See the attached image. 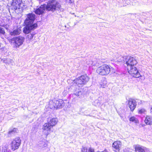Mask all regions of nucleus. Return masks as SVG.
Instances as JSON below:
<instances>
[{
    "instance_id": "nucleus-1",
    "label": "nucleus",
    "mask_w": 152,
    "mask_h": 152,
    "mask_svg": "<svg viewBox=\"0 0 152 152\" xmlns=\"http://www.w3.org/2000/svg\"><path fill=\"white\" fill-rule=\"evenodd\" d=\"M96 72L103 76L107 75L110 73L112 74L116 73V71L111 66L107 64H103L97 68Z\"/></svg>"
},
{
    "instance_id": "nucleus-2",
    "label": "nucleus",
    "mask_w": 152,
    "mask_h": 152,
    "mask_svg": "<svg viewBox=\"0 0 152 152\" xmlns=\"http://www.w3.org/2000/svg\"><path fill=\"white\" fill-rule=\"evenodd\" d=\"M89 78L86 75H82L75 79L73 81V84L78 87H82L89 80Z\"/></svg>"
},
{
    "instance_id": "nucleus-3",
    "label": "nucleus",
    "mask_w": 152,
    "mask_h": 152,
    "mask_svg": "<svg viewBox=\"0 0 152 152\" xmlns=\"http://www.w3.org/2000/svg\"><path fill=\"white\" fill-rule=\"evenodd\" d=\"M61 7L60 4L58 2L55 0H52L48 2L46 8L48 11H54L56 10L60 9Z\"/></svg>"
},
{
    "instance_id": "nucleus-4",
    "label": "nucleus",
    "mask_w": 152,
    "mask_h": 152,
    "mask_svg": "<svg viewBox=\"0 0 152 152\" xmlns=\"http://www.w3.org/2000/svg\"><path fill=\"white\" fill-rule=\"evenodd\" d=\"M50 107L51 109L61 108L64 105L63 101L60 100H57L54 99L50 101L49 102Z\"/></svg>"
},
{
    "instance_id": "nucleus-5",
    "label": "nucleus",
    "mask_w": 152,
    "mask_h": 152,
    "mask_svg": "<svg viewBox=\"0 0 152 152\" xmlns=\"http://www.w3.org/2000/svg\"><path fill=\"white\" fill-rule=\"evenodd\" d=\"M21 144V140L19 137L15 138L13 140L11 143L10 146L12 150L14 151L19 148Z\"/></svg>"
},
{
    "instance_id": "nucleus-6",
    "label": "nucleus",
    "mask_w": 152,
    "mask_h": 152,
    "mask_svg": "<svg viewBox=\"0 0 152 152\" xmlns=\"http://www.w3.org/2000/svg\"><path fill=\"white\" fill-rule=\"evenodd\" d=\"M129 74L131 76L136 78L141 77L140 73L137 69L135 66L127 68Z\"/></svg>"
},
{
    "instance_id": "nucleus-7",
    "label": "nucleus",
    "mask_w": 152,
    "mask_h": 152,
    "mask_svg": "<svg viewBox=\"0 0 152 152\" xmlns=\"http://www.w3.org/2000/svg\"><path fill=\"white\" fill-rule=\"evenodd\" d=\"M137 63V61L135 58L130 56L126 59V64L127 68L134 67Z\"/></svg>"
},
{
    "instance_id": "nucleus-8",
    "label": "nucleus",
    "mask_w": 152,
    "mask_h": 152,
    "mask_svg": "<svg viewBox=\"0 0 152 152\" xmlns=\"http://www.w3.org/2000/svg\"><path fill=\"white\" fill-rule=\"evenodd\" d=\"M35 19V15L34 14L32 13H29L27 15V17L25 20L24 23L25 24L34 25L33 23Z\"/></svg>"
},
{
    "instance_id": "nucleus-9",
    "label": "nucleus",
    "mask_w": 152,
    "mask_h": 152,
    "mask_svg": "<svg viewBox=\"0 0 152 152\" xmlns=\"http://www.w3.org/2000/svg\"><path fill=\"white\" fill-rule=\"evenodd\" d=\"M26 26L23 28V31L25 34L29 33L31 30H34L37 27V23H35L34 25L26 24Z\"/></svg>"
},
{
    "instance_id": "nucleus-10",
    "label": "nucleus",
    "mask_w": 152,
    "mask_h": 152,
    "mask_svg": "<svg viewBox=\"0 0 152 152\" xmlns=\"http://www.w3.org/2000/svg\"><path fill=\"white\" fill-rule=\"evenodd\" d=\"M134 149L136 152H152L149 148L139 145H136Z\"/></svg>"
},
{
    "instance_id": "nucleus-11",
    "label": "nucleus",
    "mask_w": 152,
    "mask_h": 152,
    "mask_svg": "<svg viewBox=\"0 0 152 152\" xmlns=\"http://www.w3.org/2000/svg\"><path fill=\"white\" fill-rule=\"evenodd\" d=\"M24 37L20 36L16 37L14 38L15 43L16 44L17 47H19L23 44L24 40Z\"/></svg>"
},
{
    "instance_id": "nucleus-12",
    "label": "nucleus",
    "mask_w": 152,
    "mask_h": 152,
    "mask_svg": "<svg viewBox=\"0 0 152 152\" xmlns=\"http://www.w3.org/2000/svg\"><path fill=\"white\" fill-rule=\"evenodd\" d=\"M52 127L48 123H46L43 125L42 128L43 132L46 136L50 134Z\"/></svg>"
},
{
    "instance_id": "nucleus-13",
    "label": "nucleus",
    "mask_w": 152,
    "mask_h": 152,
    "mask_svg": "<svg viewBox=\"0 0 152 152\" xmlns=\"http://www.w3.org/2000/svg\"><path fill=\"white\" fill-rule=\"evenodd\" d=\"M137 104L134 99H129L128 100V105L131 111L133 112L136 107Z\"/></svg>"
},
{
    "instance_id": "nucleus-14",
    "label": "nucleus",
    "mask_w": 152,
    "mask_h": 152,
    "mask_svg": "<svg viewBox=\"0 0 152 152\" xmlns=\"http://www.w3.org/2000/svg\"><path fill=\"white\" fill-rule=\"evenodd\" d=\"M121 146V143L119 141L114 142L112 145L113 150L115 152H119Z\"/></svg>"
},
{
    "instance_id": "nucleus-15",
    "label": "nucleus",
    "mask_w": 152,
    "mask_h": 152,
    "mask_svg": "<svg viewBox=\"0 0 152 152\" xmlns=\"http://www.w3.org/2000/svg\"><path fill=\"white\" fill-rule=\"evenodd\" d=\"M46 7V5L44 4L41 5L39 7L35 9H34V12L37 15H41L44 12L45 10Z\"/></svg>"
},
{
    "instance_id": "nucleus-16",
    "label": "nucleus",
    "mask_w": 152,
    "mask_h": 152,
    "mask_svg": "<svg viewBox=\"0 0 152 152\" xmlns=\"http://www.w3.org/2000/svg\"><path fill=\"white\" fill-rule=\"evenodd\" d=\"M58 121L57 118H50L48 119V123L52 126H55Z\"/></svg>"
},
{
    "instance_id": "nucleus-17",
    "label": "nucleus",
    "mask_w": 152,
    "mask_h": 152,
    "mask_svg": "<svg viewBox=\"0 0 152 152\" xmlns=\"http://www.w3.org/2000/svg\"><path fill=\"white\" fill-rule=\"evenodd\" d=\"M146 125H151L152 124V118L150 116H146L144 120Z\"/></svg>"
},
{
    "instance_id": "nucleus-18",
    "label": "nucleus",
    "mask_w": 152,
    "mask_h": 152,
    "mask_svg": "<svg viewBox=\"0 0 152 152\" xmlns=\"http://www.w3.org/2000/svg\"><path fill=\"white\" fill-rule=\"evenodd\" d=\"M20 4H21L18 0H13L12 4V5L14 7V8L15 10L20 9Z\"/></svg>"
},
{
    "instance_id": "nucleus-19",
    "label": "nucleus",
    "mask_w": 152,
    "mask_h": 152,
    "mask_svg": "<svg viewBox=\"0 0 152 152\" xmlns=\"http://www.w3.org/2000/svg\"><path fill=\"white\" fill-rule=\"evenodd\" d=\"M21 32V30L19 28H17L14 30L13 31L10 32L11 35H16L19 34Z\"/></svg>"
},
{
    "instance_id": "nucleus-20",
    "label": "nucleus",
    "mask_w": 152,
    "mask_h": 152,
    "mask_svg": "<svg viewBox=\"0 0 152 152\" xmlns=\"http://www.w3.org/2000/svg\"><path fill=\"white\" fill-rule=\"evenodd\" d=\"M107 82L106 79L104 78L101 80L100 83L101 87L103 88H105L107 86Z\"/></svg>"
},
{
    "instance_id": "nucleus-21",
    "label": "nucleus",
    "mask_w": 152,
    "mask_h": 152,
    "mask_svg": "<svg viewBox=\"0 0 152 152\" xmlns=\"http://www.w3.org/2000/svg\"><path fill=\"white\" fill-rule=\"evenodd\" d=\"M130 121L134 122V123L137 124L139 123L138 119L134 116L131 117L129 119Z\"/></svg>"
},
{
    "instance_id": "nucleus-22",
    "label": "nucleus",
    "mask_w": 152,
    "mask_h": 152,
    "mask_svg": "<svg viewBox=\"0 0 152 152\" xmlns=\"http://www.w3.org/2000/svg\"><path fill=\"white\" fill-rule=\"evenodd\" d=\"M146 112V110L144 108L139 109L138 110V113L140 114H145Z\"/></svg>"
},
{
    "instance_id": "nucleus-23",
    "label": "nucleus",
    "mask_w": 152,
    "mask_h": 152,
    "mask_svg": "<svg viewBox=\"0 0 152 152\" xmlns=\"http://www.w3.org/2000/svg\"><path fill=\"white\" fill-rule=\"evenodd\" d=\"M75 95L78 97H81L82 96V93L81 91H78L77 92H76L74 93Z\"/></svg>"
},
{
    "instance_id": "nucleus-24",
    "label": "nucleus",
    "mask_w": 152,
    "mask_h": 152,
    "mask_svg": "<svg viewBox=\"0 0 152 152\" xmlns=\"http://www.w3.org/2000/svg\"><path fill=\"white\" fill-rule=\"evenodd\" d=\"M34 35V34H29L27 36V39L29 41H31L33 39Z\"/></svg>"
},
{
    "instance_id": "nucleus-25",
    "label": "nucleus",
    "mask_w": 152,
    "mask_h": 152,
    "mask_svg": "<svg viewBox=\"0 0 152 152\" xmlns=\"http://www.w3.org/2000/svg\"><path fill=\"white\" fill-rule=\"evenodd\" d=\"M93 63V61L91 60L87 61L86 62V64L89 67H92V64Z\"/></svg>"
},
{
    "instance_id": "nucleus-26",
    "label": "nucleus",
    "mask_w": 152,
    "mask_h": 152,
    "mask_svg": "<svg viewBox=\"0 0 152 152\" xmlns=\"http://www.w3.org/2000/svg\"><path fill=\"white\" fill-rule=\"evenodd\" d=\"M5 32L4 29L1 27H0V34H4Z\"/></svg>"
},
{
    "instance_id": "nucleus-27",
    "label": "nucleus",
    "mask_w": 152,
    "mask_h": 152,
    "mask_svg": "<svg viewBox=\"0 0 152 152\" xmlns=\"http://www.w3.org/2000/svg\"><path fill=\"white\" fill-rule=\"evenodd\" d=\"M41 144H42L41 146L42 148H45L48 145L47 143L45 142H42Z\"/></svg>"
},
{
    "instance_id": "nucleus-28",
    "label": "nucleus",
    "mask_w": 152,
    "mask_h": 152,
    "mask_svg": "<svg viewBox=\"0 0 152 152\" xmlns=\"http://www.w3.org/2000/svg\"><path fill=\"white\" fill-rule=\"evenodd\" d=\"M98 64L96 61H93L92 64V67L93 66H98Z\"/></svg>"
},
{
    "instance_id": "nucleus-29",
    "label": "nucleus",
    "mask_w": 152,
    "mask_h": 152,
    "mask_svg": "<svg viewBox=\"0 0 152 152\" xmlns=\"http://www.w3.org/2000/svg\"><path fill=\"white\" fill-rule=\"evenodd\" d=\"M17 129L16 128H14L12 130L10 131L9 132V134H11L12 133H15V132H16Z\"/></svg>"
},
{
    "instance_id": "nucleus-30",
    "label": "nucleus",
    "mask_w": 152,
    "mask_h": 152,
    "mask_svg": "<svg viewBox=\"0 0 152 152\" xmlns=\"http://www.w3.org/2000/svg\"><path fill=\"white\" fill-rule=\"evenodd\" d=\"M1 50L2 53H4L7 51L6 48L5 47H3L1 48Z\"/></svg>"
},
{
    "instance_id": "nucleus-31",
    "label": "nucleus",
    "mask_w": 152,
    "mask_h": 152,
    "mask_svg": "<svg viewBox=\"0 0 152 152\" xmlns=\"http://www.w3.org/2000/svg\"><path fill=\"white\" fill-rule=\"evenodd\" d=\"M82 152H88L87 149L86 147H83L81 149Z\"/></svg>"
},
{
    "instance_id": "nucleus-32",
    "label": "nucleus",
    "mask_w": 152,
    "mask_h": 152,
    "mask_svg": "<svg viewBox=\"0 0 152 152\" xmlns=\"http://www.w3.org/2000/svg\"><path fill=\"white\" fill-rule=\"evenodd\" d=\"M88 152H94V150L93 148H90L88 149Z\"/></svg>"
},
{
    "instance_id": "nucleus-33",
    "label": "nucleus",
    "mask_w": 152,
    "mask_h": 152,
    "mask_svg": "<svg viewBox=\"0 0 152 152\" xmlns=\"http://www.w3.org/2000/svg\"><path fill=\"white\" fill-rule=\"evenodd\" d=\"M6 149H4V148H3V149L2 150V152H7V146L5 147Z\"/></svg>"
},
{
    "instance_id": "nucleus-34",
    "label": "nucleus",
    "mask_w": 152,
    "mask_h": 152,
    "mask_svg": "<svg viewBox=\"0 0 152 152\" xmlns=\"http://www.w3.org/2000/svg\"><path fill=\"white\" fill-rule=\"evenodd\" d=\"M151 113L152 114V107L151 108Z\"/></svg>"
},
{
    "instance_id": "nucleus-35",
    "label": "nucleus",
    "mask_w": 152,
    "mask_h": 152,
    "mask_svg": "<svg viewBox=\"0 0 152 152\" xmlns=\"http://www.w3.org/2000/svg\"><path fill=\"white\" fill-rule=\"evenodd\" d=\"M3 62L6 63V62L5 61V60H3Z\"/></svg>"
},
{
    "instance_id": "nucleus-36",
    "label": "nucleus",
    "mask_w": 152,
    "mask_h": 152,
    "mask_svg": "<svg viewBox=\"0 0 152 152\" xmlns=\"http://www.w3.org/2000/svg\"><path fill=\"white\" fill-rule=\"evenodd\" d=\"M117 61H121V60H117Z\"/></svg>"
},
{
    "instance_id": "nucleus-37",
    "label": "nucleus",
    "mask_w": 152,
    "mask_h": 152,
    "mask_svg": "<svg viewBox=\"0 0 152 152\" xmlns=\"http://www.w3.org/2000/svg\"><path fill=\"white\" fill-rule=\"evenodd\" d=\"M1 46V44L0 43V47Z\"/></svg>"
},
{
    "instance_id": "nucleus-38",
    "label": "nucleus",
    "mask_w": 152,
    "mask_h": 152,
    "mask_svg": "<svg viewBox=\"0 0 152 152\" xmlns=\"http://www.w3.org/2000/svg\"><path fill=\"white\" fill-rule=\"evenodd\" d=\"M68 89H69V88H68Z\"/></svg>"
}]
</instances>
